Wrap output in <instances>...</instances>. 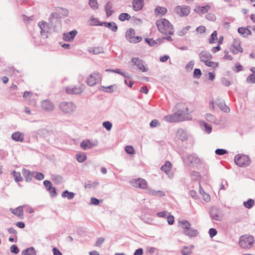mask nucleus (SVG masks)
Wrapping results in <instances>:
<instances>
[{
  "mask_svg": "<svg viewBox=\"0 0 255 255\" xmlns=\"http://www.w3.org/2000/svg\"><path fill=\"white\" fill-rule=\"evenodd\" d=\"M199 57L201 62L204 63L207 66L214 69L219 66L218 62L210 61L212 59V54L208 51L203 50L199 54Z\"/></svg>",
  "mask_w": 255,
  "mask_h": 255,
  "instance_id": "3",
  "label": "nucleus"
},
{
  "mask_svg": "<svg viewBox=\"0 0 255 255\" xmlns=\"http://www.w3.org/2000/svg\"><path fill=\"white\" fill-rule=\"evenodd\" d=\"M233 70L235 72H239L243 70V66L239 63H237L235 64V68H233Z\"/></svg>",
  "mask_w": 255,
  "mask_h": 255,
  "instance_id": "53",
  "label": "nucleus"
},
{
  "mask_svg": "<svg viewBox=\"0 0 255 255\" xmlns=\"http://www.w3.org/2000/svg\"><path fill=\"white\" fill-rule=\"evenodd\" d=\"M76 159L80 163L83 162L87 159L86 155L85 153L76 154Z\"/></svg>",
  "mask_w": 255,
  "mask_h": 255,
  "instance_id": "46",
  "label": "nucleus"
},
{
  "mask_svg": "<svg viewBox=\"0 0 255 255\" xmlns=\"http://www.w3.org/2000/svg\"><path fill=\"white\" fill-rule=\"evenodd\" d=\"M12 174L14 177V180L16 182H18L19 181H22L23 180V178L21 175V173L19 172H16L15 171H13L12 172Z\"/></svg>",
  "mask_w": 255,
  "mask_h": 255,
  "instance_id": "37",
  "label": "nucleus"
},
{
  "mask_svg": "<svg viewBox=\"0 0 255 255\" xmlns=\"http://www.w3.org/2000/svg\"><path fill=\"white\" fill-rule=\"evenodd\" d=\"M191 11V7L189 6L177 5L174 8L173 11L176 15L184 17L189 15Z\"/></svg>",
  "mask_w": 255,
  "mask_h": 255,
  "instance_id": "7",
  "label": "nucleus"
},
{
  "mask_svg": "<svg viewBox=\"0 0 255 255\" xmlns=\"http://www.w3.org/2000/svg\"><path fill=\"white\" fill-rule=\"evenodd\" d=\"M61 196L63 198H67L69 200H71L74 198L75 194L72 192H69L68 190H65L62 193Z\"/></svg>",
  "mask_w": 255,
  "mask_h": 255,
  "instance_id": "35",
  "label": "nucleus"
},
{
  "mask_svg": "<svg viewBox=\"0 0 255 255\" xmlns=\"http://www.w3.org/2000/svg\"><path fill=\"white\" fill-rule=\"evenodd\" d=\"M167 8L164 7L157 6L155 9V13L157 15H164L167 13Z\"/></svg>",
  "mask_w": 255,
  "mask_h": 255,
  "instance_id": "31",
  "label": "nucleus"
},
{
  "mask_svg": "<svg viewBox=\"0 0 255 255\" xmlns=\"http://www.w3.org/2000/svg\"><path fill=\"white\" fill-rule=\"evenodd\" d=\"M42 109L45 112H51L54 110L55 106L49 100H45L41 102Z\"/></svg>",
  "mask_w": 255,
  "mask_h": 255,
  "instance_id": "12",
  "label": "nucleus"
},
{
  "mask_svg": "<svg viewBox=\"0 0 255 255\" xmlns=\"http://www.w3.org/2000/svg\"><path fill=\"white\" fill-rule=\"evenodd\" d=\"M202 75L201 71L200 69H195L193 72V77L196 78H199Z\"/></svg>",
  "mask_w": 255,
  "mask_h": 255,
  "instance_id": "50",
  "label": "nucleus"
},
{
  "mask_svg": "<svg viewBox=\"0 0 255 255\" xmlns=\"http://www.w3.org/2000/svg\"><path fill=\"white\" fill-rule=\"evenodd\" d=\"M43 184L52 197H54L57 195L56 188L52 186V183L50 181L47 180H45L43 182Z\"/></svg>",
  "mask_w": 255,
  "mask_h": 255,
  "instance_id": "15",
  "label": "nucleus"
},
{
  "mask_svg": "<svg viewBox=\"0 0 255 255\" xmlns=\"http://www.w3.org/2000/svg\"><path fill=\"white\" fill-rule=\"evenodd\" d=\"M216 103L219 108L224 112L228 113L230 112V109L225 103V102L220 99L216 100Z\"/></svg>",
  "mask_w": 255,
  "mask_h": 255,
  "instance_id": "18",
  "label": "nucleus"
},
{
  "mask_svg": "<svg viewBox=\"0 0 255 255\" xmlns=\"http://www.w3.org/2000/svg\"><path fill=\"white\" fill-rule=\"evenodd\" d=\"M10 251L14 254H17L19 252V250L17 246L15 245H12L10 248Z\"/></svg>",
  "mask_w": 255,
  "mask_h": 255,
  "instance_id": "51",
  "label": "nucleus"
},
{
  "mask_svg": "<svg viewBox=\"0 0 255 255\" xmlns=\"http://www.w3.org/2000/svg\"><path fill=\"white\" fill-rule=\"evenodd\" d=\"M255 204V201L252 199H249L247 201L244 202V205L248 209H251Z\"/></svg>",
  "mask_w": 255,
  "mask_h": 255,
  "instance_id": "41",
  "label": "nucleus"
},
{
  "mask_svg": "<svg viewBox=\"0 0 255 255\" xmlns=\"http://www.w3.org/2000/svg\"><path fill=\"white\" fill-rule=\"evenodd\" d=\"M172 168V165L170 161H166L164 165L161 167V170L166 174L169 175Z\"/></svg>",
  "mask_w": 255,
  "mask_h": 255,
  "instance_id": "29",
  "label": "nucleus"
},
{
  "mask_svg": "<svg viewBox=\"0 0 255 255\" xmlns=\"http://www.w3.org/2000/svg\"><path fill=\"white\" fill-rule=\"evenodd\" d=\"M143 0H133V9L135 11H138L141 9L143 6Z\"/></svg>",
  "mask_w": 255,
  "mask_h": 255,
  "instance_id": "26",
  "label": "nucleus"
},
{
  "mask_svg": "<svg viewBox=\"0 0 255 255\" xmlns=\"http://www.w3.org/2000/svg\"><path fill=\"white\" fill-rule=\"evenodd\" d=\"M101 80L102 75L99 72L95 71L89 76L86 82L88 85L92 87L97 85Z\"/></svg>",
  "mask_w": 255,
  "mask_h": 255,
  "instance_id": "6",
  "label": "nucleus"
},
{
  "mask_svg": "<svg viewBox=\"0 0 255 255\" xmlns=\"http://www.w3.org/2000/svg\"><path fill=\"white\" fill-rule=\"evenodd\" d=\"M34 174H35V178L38 180H42L44 178V176L42 173L35 172H34Z\"/></svg>",
  "mask_w": 255,
  "mask_h": 255,
  "instance_id": "56",
  "label": "nucleus"
},
{
  "mask_svg": "<svg viewBox=\"0 0 255 255\" xmlns=\"http://www.w3.org/2000/svg\"><path fill=\"white\" fill-rule=\"evenodd\" d=\"M184 162L188 164L193 166L198 165L201 163L200 159L195 154H187L185 156H183Z\"/></svg>",
  "mask_w": 255,
  "mask_h": 255,
  "instance_id": "8",
  "label": "nucleus"
},
{
  "mask_svg": "<svg viewBox=\"0 0 255 255\" xmlns=\"http://www.w3.org/2000/svg\"><path fill=\"white\" fill-rule=\"evenodd\" d=\"M113 5L111 2H108L105 6V10L106 12L107 17H109L112 15L114 11L112 10Z\"/></svg>",
  "mask_w": 255,
  "mask_h": 255,
  "instance_id": "32",
  "label": "nucleus"
},
{
  "mask_svg": "<svg viewBox=\"0 0 255 255\" xmlns=\"http://www.w3.org/2000/svg\"><path fill=\"white\" fill-rule=\"evenodd\" d=\"M215 153L217 155H223L227 153V151L224 149H217Z\"/></svg>",
  "mask_w": 255,
  "mask_h": 255,
  "instance_id": "58",
  "label": "nucleus"
},
{
  "mask_svg": "<svg viewBox=\"0 0 255 255\" xmlns=\"http://www.w3.org/2000/svg\"><path fill=\"white\" fill-rule=\"evenodd\" d=\"M156 248L151 247H148L146 248V252L148 253L152 254H154L156 251Z\"/></svg>",
  "mask_w": 255,
  "mask_h": 255,
  "instance_id": "63",
  "label": "nucleus"
},
{
  "mask_svg": "<svg viewBox=\"0 0 255 255\" xmlns=\"http://www.w3.org/2000/svg\"><path fill=\"white\" fill-rule=\"evenodd\" d=\"M131 62L142 72H145L147 71L148 69L144 65V61L139 58L134 57L131 59Z\"/></svg>",
  "mask_w": 255,
  "mask_h": 255,
  "instance_id": "13",
  "label": "nucleus"
},
{
  "mask_svg": "<svg viewBox=\"0 0 255 255\" xmlns=\"http://www.w3.org/2000/svg\"><path fill=\"white\" fill-rule=\"evenodd\" d=\"M22 174L24 176L26 182H30L33 176H34V172H30L29 170L23 168L22 170Z\"/></svg>",
  "mask_w": 255,
  "mask_h": 255,
  "instance_id": "21",
  "label": "nucleus"
},
{
  "mask_svg": "<svg viewBox=\"0 0 255 255\" xmlns=\"http://www.w3.org/2000/svg\"><path fill=\"white\" fill-rule=\"evenodd\" d=\"M125 150L128 154H133L134 153V149L132 146H126L125 147Z\"/></svg>",
  "mask_w": 255,
  "mask_h": 255,
  "instance_id": "55",
  "label": "nucleus"
},
{
  "mask_svg": "<svg viewBox=\"0 0 255 255\" xmlns=\"http://www.w3.org/2000/svg\"><path fill=\"white\" fill-rule=\"evenodd\" d=\"M230 52L234 54L243 52V48L241 46V41L239 39H234L229 48Z\"/></svg>",
  "mask_w": 255,
  "mask_h": 255,
  "instance_id": "10",
  "label": "nucleus"
},
{
  "mask_svg": "<svg viewBox=\"0 0 255 255\" xmlns=\"http://www.w3.org/2000/svg\"><path fill=\"white\" fill-rule=\"evenodd\" d=\"M135 34L134 30L132 28H129L126 31V37L131 43H136L141 41L142 39V37L139 36H135Z\"/></svg>",
  "mask_w": 255,
  "mask_h": 255,
  "instance_id": "9",
  "label": "nucleus"
},
{
  "mask_svg": "<svg viewBox=\"0 0 255 255\" xmlns=\"http://www.w3.org/2000/svg\"><path fill=\"white\" fill-rule=\"evenodd\" d=\"M222 84L226 87H228L230 85L231 83L229 80L226 79V78H223L222 79Z\"/></svg>",
  "mask_w": 255,
  "mask_h": 255,
  "instance_id": "64",
  "label": "nucleus"
},
{
  "mask_svg": "<svg viewBox=\"0 0 255 255\" xmlns=\"http://www.w3.org/2000/svg\"><path fill=\"white\" fill-rule=\"evenodd\" d=\"M22 255H36V251L33 247H30L22 252Z\"/></svg>",
  "mask_w": 255,
  "mask_h": 255,
  "instance_id": "34",
  "label": "nucleus"
},
{
  "mask_svg": "<svg viewBox=\"0 0 255 255\" xmlns=\"http://www.w3.org/2000/svg\"><path fill=\"white\" fill-rule=\"evenodd\" d=\"M206 119L212 123H216L217 121L216 119V118L215 116L210 114H207L206 115Z\"/></svg>",
  "mask_w": 255,
  "mask_h": 255,
  "instance_id": "45",
  "label": "nucleus"
},
{
  "mask_svg": "<svg viewBox=\"0 0 255 255\" xmlns=\"http://www.w3.org/2000/svg\"><path fill=\"white\" fill-rule=\"evenodd\" d=\"M210 214L211 217L216 221H221L222 219L220 211L217 208L214 207L211 208Z\"/></svg>",
  "mask_w": 255,
  "mask_h": 255,
  "instance_id": "16",
  "label": "nucleus"
},
{
  "mask_svg": "<svg viewBox=\"0 0 255 255\" xmlns=\"http://www.w3.org/2000/svg\"><path fill=\"white\" fill-rule=\"evenodd\" d=\"M130 17V15L127 13H122L119 16V19L122 21L129 20Z\"/></svg>",
  "mask_w": 255,
  "mask_h": 255,
  "instance_id": "43",
  "label": "nucleus"
},
{
  "mask_svg": "<svg viewBox=\"0 0 255 255\" xmlns=\"http://www.w3.org/2000/svg\"><path fill=\"white\" fill-rule=\"evenodd\" d=\"M89 4L94 10L97 9L99 7L97 0H89Z\"/></svg>",
  "mask_w": 255,
  "mask_h": 255,
  "instance_id": "44",
  "label": "nucleus"
},
{
  "mask_svg": "<svg viewBox=\"0 0 255 255\" xmlns=\"http://www.w3.org/2000/svg\"><path fill=\"white\" fill-rule=\"evenodd\" d=\"M105 241V239L104 238H99L97 239L96 244H95V246L96 247H100L101 245Z\"/></svg>",
  "mask_w": 255,
  "mask_h": 255,
  "instance_id": "61",
  "label": "nucleus"
},
{
  "mask_svg": "<svg viewBox=\"0 0 255 255\" xmlns=\"http://www.w3.org/2000/svg\"><path fill=\"white\" fill-rule=\"evenodd\" d=\"M183 234L190 238L196 237L198 234L197 230L191 229V227L183 231Z\"/></svg>",
  "mask_w": 255,
  "mask_h": 255,
  "instance_id": "30",
  "label": "nucleus"
},
{
  "mask_svg": "<svg viewBox=\"0 0 255 255\" xmlns=\"http://www.w3.org/2000/svg\"><path fill=\"white\" fill-rule=\"evenodd\" d=\"M11 138L15 141L22 142L24 140V134L19 131H16L12 134Z\"/></svg>",
  "mask_w": 255,
  "mask_h": 255,
  "instance_id": "27",
  "label": "nucleus"
},
{
  "mask_svg": "<svg viewBox=\"0 0 255 255\" xmlns=\"http://www.w3.org/2000/svg\"><path fill=\"white\" fill-rule=\"evenodd\" d=\"M190 176L194 181L199 180L201 177L199 172L195 171H193L190 173Z\"/></svg>",
  "mask_w": 255,
  "mask_h": 255,
  "instance_id": "42",
  "label": "nucleus"
},
{
  "mask_svg": "<svg viewBox=\"0 0 255 255\" xmlns=\"http://www.w3.org/2000/svg\"><path fill=\"white\" fill-rule=\"evenodd\" d=\"M158 30L164 35H173L174 29L173 25L166 19L161 18L156 22Z\"/></svg>",
  "mask_w": 255,
  "mask_h": 255,
  "instance_id": "2",
  "label": "nucleus"
},
{
  "mask_svg": "<svg viewBox=\"0 0 255 255\" xmlns=\"http://www.w3.org/2000/svg\"><path fill=\"white\" fill-rule=\"evenodd\" d=\"M186 111L182 110H178L177 111H176L175 113L178 115V118L180 119V120L181 121H183L184 120V115H185V113L188 112V109L187 108H186Z\"/></svg>",
  "mask_w": 255,
  "mask_h": 255,
  "instance_id": "40",
  "label": "nucleus"
},
{
  "mask_svg": "<svg viewBox=\"0 0 255 255\" xmlns=\"http://www.w3.org/2000/svg\"><path fill=\"white\" fill-rule=\"evenodd\" d=\"M235 163L240 167H246L251 162L250 158L247 155L238 154L234 158Z\"/></svg>",
  "mask_w": 255,
  "mask_h": 255,
  "instance_id": "4",
  "label": "nucleus"
},
{
  "mask_svg": "<svg viewBox=\"0 0 255 255\" xmlns=\"http://www.w3.org/2000/svg\"><path fill=\"white\" fill-rule=\"evenodd\" d=\"M59 108L65 113H70L75 111L76 106L71 102H62L60 104Z\"/></svg>",
  "mask_w": 255,
  "mask_h": 255,
  "instance_id": "11",
  "label": "nucleus"
},
{
  "mask_svg": "<svg viewBox=\"0 0 255 255\" xmlns=\"http://www.w3.org/2000/svg\"><path fill=\"white\" fill-rule=\"evenodd\" d=\"M163 119L165 121L169 123H175L181 121L180 119L178 118V115L175 113L172 115L165 116Z\"/></svg>",
  "mask_w": 255,
  "mask_h": 255,
  "instance_id": "19",
  "label": "nucleus"
},
{
  "mask_svg": "<svg viewBox=\"0 0 255 255\" xmlns=\"http://www.w3.org/2000/svg\"><path fill=\"white\" fill-rule=\"evenodd\" d=\"M254 241L252 236H243L240 237L239 244L243 249H249L253 246Z\"/></svg>",
  "mask_w": 255,
  "mask_h": 255,
  "instance_id": "5",
  "label": "nucleus"
},
{
  "mask_svg": "<svg viewBox=\"0 0 255 255\" xmlns=\"http://www.w3.org/2000/svg\"><path fill=\"white\" fill-rule=\"evenodd\" d=\"M104 25L106 27L111 29L113 32H116L118 30V26L114 22H104L100 24V26Z\"/></svg>",
  "mask_w": 255,
  "mask_h": 255,
  "instance_id": "24",
  "label": "nucleus"
},
{
  "mask_svg": "<svg viewBox=\"0 0 255 255\" xmlns=\"http://www.w3.org/2000/svg\"><path fill=\"white\" fill-rule=\"evenodd\" d=\"M211 6L209 4H207L203 6H199L194 9V11L199 14H204L208 12Z\"/></svg>",
  "mask_w": 255,
  "mask_h": 255,
  "instance_id": "25",
  "label": "nucleus"
},
{
  "mask_svg": "<svg viewBox=\"0 0 255 255\" xmlns=\"http://www.w3.org/2000/svg\"><path fill=\"white\" fill-rule=\"evenodd\" d=\"M77 34V31L73 30L69 32L64 33L63 38L66 41H71L74 39Z\"/></svg>",
  "mask_w": 255,
  "mask_h": 255,
  "instance_id": "22",
  "label": "nucleus"
},
{
  "mask_svg": "<svg viewBox=\"0 0 255 255\" xmlns=\"http://www.w3.org/2000/svg\"><path fill=\"white\" fill-rule=\"evenodd\" d=\"M176 136L178 139L182 141H185L188 138V134L186 131L182 128H180L177 130Z\"/></svg>",
  "mask_w": 255,
  "mask_h": 255,
  "instance_id": "23",
  "label": "nucleus"
},
{
  "mask_svg": "<svg viewBox=\"0 0 255 255\" xmlns=\"http://www.w3.org/2000/svg\"><path fill=\"white\" fill-rule=\"evenodd\" d=\"M149 194L152 196L162 197L165 195L164 193L161 191H155L150 190L149 191Z\"/></svg>",
  "mask_w": 255,
  "mask_h": 255,
  "instance_id": "39",
  "label": "nucleus"
},
{
  "mask_svg": "<svg viewBox=\"0 0 255 255\" xmlns=\"http://www.w3.org/2000/svg\"><path fill=\"white\" fill-rule=\"evenodd\" d=\"M102 22H100L98 19L96 18H91L90 20V25H100Z\"/></svg>",
  "mask_w": 255,
  "mask_h": 255,
  "instance_id": "54",
  "label": "nucleus"
},
{
  "mask_svg": "<svg viewBox=\"0 0 255 255\" xmlns=\"http://www.w3.org/2000/svg\"><path fill=\"white\" fill-rule=\"evenodd\" d=\"M66 92L69 94H79L82 93L83 89L81 86L67 87Z\"/></svg>",
  "mask_w": 255,
  "mask_h": 255,
  "instance_id": "20",
  "label": "nucleus"
},
{
  "mask_svg": "<svg viewBox=\"0 0 255 255\" xmlns=\"http://www.w3.org/2000/svg\"><path fill=\"white\" fill-rule=\"evenodd\" d=\"M160 125V123L157 120H153L150 123V126L151 128H155Z\"/></svg>",
  "mask_w": 255,
  "mask_h": 255,
  "instance_id": "59",
  "label": "nucleus"
},
{
  "mask_svg": "<svg viewBox=\"0 0 255 255\" xmlns=\"http://www.w3.org/2000/svg\"><path fill=\"white\" fill-rule=\"evenodd\" d=\"M131 183L134 187L136 188L138 187L141 189H146L147 186L146 181L140 178L132 180Z\"/></svg>",
  "mask_w": 255,
  "mask_h": 255,
  "instance_id": "14",
  "label": "nucleus"
},
{
  "mask_svg": "<svg viewBox=\"0 0 255 255\" xmlns=\"http://www.w3.org/2000/svg\"><path fill=\"white\" fill-rule=\"evenodd\" d=\"M217 39V31H214L211 34L210 38L209 39L210 43H213L215 42V40Z\"/></svg>",
  "mask_w": 255,
  "mask_h": 255,
  "instance_id": "49",
  "label": "nucleus"
},
{
  "mask_svg": "<svg viewBox=\"0 0 255 255\" xmlns=\"http://www.w3.org/2000/svg\"><path fill=\"white\" fill-rule=\"evenodd\" d=\"M24 206H20L15 209L10 208V211L19 219H22L23 217V208Z\"/></svg>",
  "mask_w": 255,
  "mask_h": 255,
  "instance_id": "17",
  "label": "nucleus"
},
{
  "mask_svg": "<svg viewBox=\"0 0 255 255\" xmlns=\"http://www.w3.org/2000/svg\"><path fill=\"white\" fill-rule=\"evenodd\" d=\"M58 15L56 12L51 13L49 18L50 26L44 21H41L38 22V25L40 29L41 36L45 38L48 37L50 26H54V24L59 22V20L57 18Z\"/></svg>",
  "mask_w": 255,
  "mask_h": 255,
  "instance_id": "1",
  "label": "nucleus"
},
{
  "mask_svg": "<svg viewBox=\"0 0 255 255\" xmlns=\"http://www.w3.org/2000/svg\"><path fill=\"white\" fill-rule=\"evenodd\" d=\"M191 249L189 247L184 246L181 251L182 255H191L192 254Z\"/></svg>",
  "mask_w": 255,
  "mask_h": 255,
  "instance_id": "47",
  "label": "nucleus"
},
{
  "mask_svg": "<svg viewBox=\"0 0 255 255\" xmlns=\"http://www.w3.org/2000/svg\"><path fill=\"white\" fill-rule=\"evenodd\" d=\"M103 127L108 130H110L112 127V124L111 122L107 121L103 123Z\"/></svg>",
  "mask_w": 255,
  "mask_h": 255,
  "instance_id": "52",
  "label": "nucleus"
},
{
  "mask_svg": "<svg viewBox=\"0 0 255 255\" xmlns=\"http://www.w3.org/2000/svg\"><path fill=\"white\" fill-rule=\"evenodd\" d=\"M146 42L151 46H153L157 44V42L152 39H145Z\"/></svg>",
  "mask_w": 255,
  "mask_h": 255,
  "instance_id": "62",
  "label": "nucleus"
},
{
  "mask_svg": "<svg viewBox=\"0 0 255 255\" xmlns=\"http://www.w3.org/2000/svg\"><path fill=\"white\" fill-rule=\"evenodd\" d=\"M209 234L211 238H213L217 234V230L214 228H211L209 231Z\"/></svg>",
  "mask_w": 255,
  "mask_h": 255,
  "instance_id": "60",
  "label": "nucleus"
},
{
  "mask_svg": "<svg viewBox=\"0 0 255 255\" xmlns=\"http://www.w3.org/2000/svg\"><path fill=\"white\" fill-rule=\"evenodd\" d=\"M94 144L90 140H84L80 144L81 147L84 150H87L92 148Z\"/></svg>",
  "mask_w": 255,
  "mask_h": 255,
  "instance_id": "28",
  "label": "nucleus"
},
{
  "mask_svg": "<svg viewBox=\"0 0 255 255\" xmlns=\"http://www.w3.org/2000/svg\"><path fill=\"white\" fill-rule=\"evenodd\" d=\"M178 224L183 229V231L191 227V224L186 220L179 221Z\"/></svg>",
  "mask_w": 255,
  "mask_h": 255,
  "instance_id": "36",
  "label": "nucleus"
},
{
  "mask_svg": "<svg viewBox=\"0 0 255 255\" xmlns=\"http://www.w3.org/2000/svg\"><path fill=\"white\" fill-rule=\"evenodd\" d=\"M247 82L248 83H255V74L252 73L250 74L247 78Z\"/></svg>",
  "mask_w": 255,
  "mask_h": 255,
  "instance_id": "48",
  "label": "nucleus"
},
{
  "mask_svg": "<svg viewBox=\"0 0 255 255\" xmlns=\"http://www.w3.org/2000/svg\"><path fill=\"white\" fill-rule=\"evenodd\" d=\"M200 126L204 128V130L208 133H210L212 131V127L204 122H200Z\"/></svg>",
  "mask_w": 255,
  "mask_h": 255,
  "instance_id": "38",
  "label": "nucleus"
},
{
  "mask_svg": "<svg viewBox=\"0 0 255 255\" xmlns=\"http://www.w3.org/2000/svg\"><path fill=\"white\" fill-rule=\"evenodd\" d=\"M206 17L207 19L211 21H214L216 19V15L213 13H208L206 15Z\"/></svg>",
  "mask_w": 255,
  "mask_h": 255,
  "instance_id": "57",
  "label": "nucleus"
},
{
  "mask_svg": "<svg viewBox=\"0 0 255 255\" xmlns=\"http://www.w3.org/2000/svg\"><path fill=\"white\" fill-rule=\"evenodd\" d=\"M88 51L94 54L104 53V49L102 47H96L90 48Z\"/></svg>",
  "mask_w": 255,
  "mask_h": 255,
  "instance_id": "33",
  "label": "nucleus"
}]
</instances>
